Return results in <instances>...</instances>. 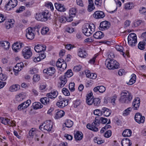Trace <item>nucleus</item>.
I'll return each mask as SVG.
<instances>
[{"instance_id":"obj_26","label":"nucleus","mask_w":146,"mask_h":146,"mask_svg":"<svg viewBox=\"0 0 146 146\" xmlns=\"http://www.w3.org/2000/svg\"><path fill=\"white\" fill-rule=\"evenodd\" d=\"M58 95V92L56 91L53 90L50 93L46 94V96L51 99L55 98Z\"/></svg>"},{"instance_id":"obj_62","label":"nucleus","mask_w":146,"mask_h":146,"mask_svg":"<svg viewBox=\"0 0 146 146\" xmlns=\"http://www.w3.org/2000/svg\"><path fill=\"white\" fill-rule=\"evenodd\" d=\"M139 12L142 14H145L146 13V8L144 7L141 8L139 9Z\"/></svg>"},{"instance_id":"obj_14","label":"nucleus","mask_w":146,"mask_h":146,"mask_svg":"<svg viewBox=\"0 0 146 146\" xmlns=\"http://www.w3.org/2000/svg\"><path fill=\"white\" fill-rule=\"evenodd\" d=\"M110 23L107 21H104L101 22L99 27L100 29L104 31L108 29L110 27Z\"/></svg>"},{"instance_id":"obj_21","label":"nucleus","mask_w":146,"mask_h":146,"mask_svg":"<svg viewBox=\"0 0 146 146\" xmlns=\"http://www.w3.org/2000/svg\"><path fill=\"white\" fill-rule=\"evenodd\" d=\"M121 143L122 146H131L132 144L131 141L128 138H123Z\"/></svg>"},{"instance_id":"obj_28","label":"nucleus","mask_w":146,"mask_h":146,"mask_svg":"<svg viewBox=\"0 0 146 146\" xmlns=\"http://www.w3.org/2000/svg\"><path fill=\"white\" fill-rule=\"evenodd\" d=\"M49 98L48 97L42 98L40 99V101L42 104L45 105H48L50 103Z\"/></svg>"},{"instance_id":"obj_15","label":"nucleus","mask_w":146,"mask_h":146,"mask_svg":"<svg viewBox=\"0 0 146 146\" xmlns=\"http://www.w3.org/2000/svg\"><path fill=\"white\" fill-rule=\"evenodd\" d=\"M140 104V99L139 98H135L132 103V109L137 110L139 108Z\"/></svg>"},{"instance_id":"obj_45","label":"nucleus","mask_w":146,"mask_h":146,"mask_svg":"<svg viewBox=\"0 0 146 146\" xmlns=\"http://www.w3.org/2000/svg\"><path fill=\"white\" fill-rule=\"evenodd\" d=\"M68 17H67V18L63 16H61L59 17V21L61 23H65L66 21L68 22Z\"/></svg>"},{"instance_id":"obj_37","label":"nucleus","mask_w":146,"mask_h":146,"mask_svg":"<svg viewBox=\"0 0 146 146\" xmlns=\"http://www.w3.org/2000/svg\"><path fill=\"white\" fill-rule=\"evenodd\" d=\"M65 113V112L63 111L60 110L56 112L55 117L57 119L61 118L64 116Z\"/></svg>"},{"instance_id":"obj_1","label":"nucleus","mask_w":146,"mask_h":146,"mask_svg":"<svg viewBox=\"0 0 146 146\" xmlns=\"http://www.w3.org/2000/svg\"><path fill=\"white\" fill-rule=\"evenodd\" d=\"M108 119L103 117H100L97 116L96 117L92 125L88 123L87 125V127L88 129L94 131H97L98 130L97 127L99 125L100 123L102 124H105L108 121Z\"/></svg>"},{"instance_id":"obj_3","label":"nucleus","mask_w":146,"mask_h":146,"mask_svg":"<svg viewBox=\"0 0 146 146\" xmlns=\"http://www.w3.org/2000/svg\"><path fill=\"white\" fill-rule=\"evenodd\" d=\"M95 26L93 24L86 23L83 27V33L87 36H90L94 31Z\"/></svg>"},{"instance_id":"obj_10","label":"nucleus","mask_w":146,"mask_h":146,"mask_svg":"<svg viewBox=\"0 0 146 146\" xmlns=\"http://www.w3.org/2000/svg\"><path fill=\"white\" fill-rule=\"evenodd\" d=\"M34 29L29 27L26 29V36L28 39L32 40L34 38L35 33L33 31Z\"/></svg>"},{"instance_id":"obj_23","label":"nucleus","mask_w":146,"mask_h":146,"mask_svg":"<svg viewBox=\"0 0 146 146\" xmlns=\"http://www.w3.org/2000/svg\"><path fill=\"white\" fill-rule=\"evenodd\" d=\"M14 21L13 19H9L7 20L5 23V26L6 28L9 29L10 28H12L13 26Z\"/></svg>"},{"instance_id":"obj_11","label":"nucleus","mask_w":146,"mask_h":146,"mask_svg":"<svg viewBox=\"0 0 146 146\" xmlns=\"http://www.w3.org/2000/svg\"><path fill=\"white\" fill-rule=\"evenodd\" d=\"M135 121L139 124L143 123L145 120L144 116L139 112L136 113L135 116Z\"/></svg>"},{"instance_id":"obj_13","label":"nucleus","mask_w":146,"mask_h":146,"mask_svg":"<svg viewBox=\"0 0 146 146\" xmlns=\"http://www.w3.org/2000/svg\"><path fill=\"white\" fill-rule=\"evenodd\" d=\"M76 13V9L72 8L69 10L68 19H67L68 22H70L73 21V17L75 16Z\"/></svg>"},{"instance_id":"obj_19","label":"nucleus","mask_w":146,"mask_h":146,"mask_svg":"<svg viewBox=\"0 0 146 146\" xmlns=\"http://www.w3.org/2000/svg\"><path fill=\"white\" fill-rule=\"evenodd\" d=\"M43 72L47 74L50 76H52L55 72V69L54 67H49L46 69H44L43 71Z\"/></svg>"},{"instance_id":"obj_39","label":"nucleus","mask_w":146,"mask_h":146,"mask_svg":"<svg viewBox=\"0 0 146 146\" xmlns=\"http://www.w3.org/2000/svg\"><path fill=\"white\" fill-rule=\"evenodd\" d=\"M33 108L36 110L41 108L43 107V106L39 102H35L33 104Z\"/></svg>"},{"instance_id":"obj_63","label":"nucleus","mask_w":146,"mask_h":146,"mask_svg":"<svg viewBox=\"0 0 146 146\" xmlns=\"http://www.w3.org/2000/svg\"><path fill=\"white\" fill-rule=\"evenodd\" d=\"M74 106L75 108H77L80 104V102L79 100H76L74 101Z\"/></svg>"},{"instance_id":"obj_4","label":"nucleus","mask_w":146,"mask_h":146,"mask_svg":"<svg viewBox=\"0 0 146 146\" xmlns=\"http://www.w3.org/2000/svg\"><path fill=\"white\" fill-rule=\"evenodd\" d=\"M105 64L106 67L110 70H114L119 68V64L117 61L110 58L107 59Z\"/></svg>"},{"instance_id":"obj_57","label":"nucleus","mask_w":146,"mask_h":146,"mask_svg":"<svg viewBox=\"0 0 146 146\" xmlns=\"http://www.w3.org/2000/svg\"><path fill=\"white\" fill-rule=\"evenodd\" d=\"M98 89L99 92L101 93H103L106 90L105 87L103 86H98Z\"/></svg>"},{"instance_id":"obj_29","label":"nucleus","mask_w":146,"mask_h":146,"mask_svg":"<svg viewBox=\"0 0 146 146\" xmlns=\"http://www.w3.org/2000/svg\"><path fill=\"white\" fill-rule=\"evenodd\" d=\"M1 46L4 48L5 49L7 50L10 47L9 43L6 41H3L1 42Z\"/></svg>"},{"instance_id":"obj_42","label":"nucleus","mask_w":146,"mask_h":146,"mask_svg":"<svg viewBox=\"0 0 146 146\" xmlns=\"http://www.w3.org/2000/svg\"><path fill=\"white\" fill-rule=\"evenodd\" d=\"M115 0H104V5L108 6L112 5L114 3Z\"/></svg>"},{"instance_id":"obj_49","label":"nucleus","mask_w":146,"mask_h":146,"mask_svg":"<svg viewBox=\"0 0 146 146\" xmlns=\"http://www.w3.org/2000/svg\"><path fill=\"white\" fill-rule=\"evenodd\" d=\"M132 110L131 108H129L125 110L123 112V116H126L129 113V112Z\"/></svg>"},{"instance_id":"obj_24","label":"nucleus","mask_w":146,"mask_h":146,"mask_svg":"<svg viewBox=\"0 0 146 146\" xmlns=\"http://www.w3.org/2000/svg\"><path fill=\"white\" fill-rule=\"evenodd\" d=\"M55 6L57 10L61 12H64L66 9L64 6L61 4L56 3H55Z\"/></svg>"},{"instance_id":"obj_22","label":"nucleus","mask_w":146,"mask_h":146,"mask_svg":"<svg viewBox=\"0 0 146 146\" xmlns=\"http://www.w3.org/2000/svg\"><path fill=\"white\" fill-rule=\"evenodd\" d=\"M68 101L69 100H67L58 101L56 103V105L59 107L63 108L68 105Z\"/></svg>"},{"instance_id":"obj_2","label":"nucleus","mask_w":146,"mask_h":146,"mask_svg":"<svg viewBox=\"0 0 146 146\" xmlns=\"http://www.w3.org/2000/svg\"><path fill=\"white\" fill-rule=\"evenodd\" d=\"M120 97L119 100L120 102L122 103H129L133 98L131 93L127 90H123L120 94Z\"/></svg>"},{"instance_id":"obj_55","label":"nucleus","mask_w":146,"mask_h":146,"mask_svg":"<svg viewBox=\"0 0 146 146\" xmlns=\"http://www.w3.org/2000/svg\"><path fill=\"white\" fill-rule=\"evenodd\" d=\"M145 44L143 43V42H139L138 45V48L141 50H143L145 48Z\"/></svg>"},{"instance_id":"obj_59","label":"nucleus","mask_w":146,"mask_h":146,"mask_svg":"<svg viewBox=\"0 0 146 146\" xmlns=\"http://www.w3.org/2000/svg\"><path fill=\"white\" fill-rule=\"evenodd\" d=\"M111 135V130H108L106 131L104 134L105 137L106 138H109Z\"/></svg>"},{"instance_id":"obj_25","label":"nucleus","mask_w":146,"mask_h":146,"mask_svg":"<svg viewBox=\"0 0 146 146\" xmlns=\"http://www.w3.org/2000/svg\"><path fill=\"white\" fill-rule=\"evenodd\" d=\"M17 4V0H10L5 6L6 8H8V6H11V7L13 8L16 7Z\"/></svg>"},{"instance_id":"obj_61","label":"nucleus","mask_w":146,"mask_h":146,"mask_svg":"<svg viewBox=\"0 0 146 146\" xmlns=\"http://www.w3.org/2000/svg\"><path fill=\"white\" fill-rule=\"evenodd\" d=\"M102 0H95V4L98 7L101 6L102 4Z\"/></svg>"},{"instance_id":"obj_35","label":"nucleus","mask_w":146,"mask_h":146,"mask_svg":"<svg viewBox=\"0 0 146 146\" xmlns=\"http://www.w3.org/2000/svg\"><path fill=\"white\" fill-rule=\"evenodd\" d=\"M74 137L76 140H80L83 138V134L82 133L77 131L74 135Z\"/></svg>"},{"instance_id":"obj_46","label":"nucleus","mask_w":146,"mask_h":146,"mask_svg":"<svg viewBox=\"0 0 146 146\" xmlns=\"http://www.w3.org/2000/svg\"><path fill=\"white\" fill-rule=\"evenodd\" d=\"M73 75V73L72 72V70L71 69H69L65 73V76L66 77L68 78L70 77Z\"/></svg>"},{"instance_id":"obj_33","label":"nucleus","mask_w":146,"mask_h":146,"mask_svg":"<svg viewBox=\"0 0 146 146\" xmlns=\"http://www.w3.org/2000/svg\"><path fill=\"white\" fill-rule=\"evenodd\" d=\"M102 114L104 113L105 116L108 117L110 115L111 111L108 108L104 107L102 108Z\"/></svg>"},{"instance_id":"obj_27","label":"nucleus","mask_w":146,"mask_h":146,"mask_svg":"<svg viewBox=\"0 0 146 146\" xmlns=\"http://www.w3.org/2000/svg\"><path fill=\"white\" fill-rule=\"evenodd\" d=\"M103 33L101 31L96 32L93 35L94 37L96 39H100L104 36Z\"/></svg>"},{"instance_id":"obj_43","label":"nucleus","mask_w":146,"mask_h":146,"mask_svg":"<svg viewBox=\"0 0 146 146\" xmlns=\"http://www.w3.org/2000/svg\"><path fill=\"white\" fill-rule=\"evenodd\" d=\"M115 48L117 51L120 52L121 54L124 56L125 53L123 51V46L118 45H116L115 47Z\"/></svg>"},{"instance_id":"obj_31","label":"nucleus","mask_w":146,"mask_h":146,"mask_svg":"<svg viewBox=\"0 0 146 146\" xmlns=\"http://www.w3.org/2000/svg\"><path fill=\"white\" fill-rule=\"evenodd\" d=\"M134 7V5L132 3H128L125 4L124 8L127 10H130Z\"/></svg>"},{"instance_id":"obj_53","label":"nucleus","mask_w":146,"mask_h":146,"mask_svg":"<svg viewBox=\"0 0 146 146\" xmlns=\"http://www.w3.org/2000/svg\"><path fill=\"white\" fill-rule=\"evenodd\" d=\"M93 98H86V102L87 104L89 105H91L93 104Z\"/></svg>"},{"instance_id":"obj_7","label":"nucleus","mask_w":146,"mask_h":146,"mask_svg":"<svg viewBox=\"0 0 146 146\" xmlns=\"http://www.w3.org/2000/svg\"><path fill=\"white\" fill-rule=\"evenodd\" d=\"M53 123L50 121H47L41 125L39 127L40 129L42 131V126H44L43 129L47 131H50L51 130L52 127Z\"/></svg>"},{"instance_id":"obj_8","label":"nucleus","mask_w":146,"mask_h":146,"mask_svg":"<svg viewBox=\"0 0 146 146\" xmlns=\"http://www.w3.org/2000/svg\"><path fill=\"white\" fill-rule=\"evenodd\" d=\"M56 65L57 67L60 68V70L61 71H63L67 67V64L66 62L62 58L58 59L56 62Z\"/></svg>"},{"instance_id":"obj_41","label":"nucleus","mask_w":146,"mask_h":146,"mask_svg":"<svg viewBox=\"0 0 146 146\" xmlns=\"http://www.w3.org/2000/svg\"><path fill=\"white\" fill-rule=\"evenodd\" d=\"M23 66V62H21L20 63H18L15 66L14 69H17V70L20 71L22 68Z\"/></svg>"},{"instance_id":"obj_20","label":"nucleus","mask_w":146,"mask_h":146,"mask_svg":"<svg viewBox=\"0 0 146 146\" xmlns=\"http://www.w3.org/2000/svg\"><path fill=\"white\" fill-rule=\"evenodd\" d=\"M35 51L37 52H42L46 50V46L45 45H38L35 46Z\"/></svg>"},{"instance_id":"obj_47","label":"nucleus","mask_w":146,"mask_h":146,"mask_svg":"<svg viewBox=\"0 0 146 146\" xmlns=\"http://www.w3.org/2000/svg\"><path fill=\"white\" fill-rule=\"evenodd\" d=\"M24 95L22 93H20L17 95L16 96V98L17 100L18 101H22L24 98Z\"/></svg>"},{"instance_id":"obj_9","label":"nucleus","mask_w":146,"mask_h":146,"mask_svg":"<svg viewBox=\"0 0 146 146\" xmlns=\"http://www.w3.org/2000/svg\"><path fill=\"white\" fill-rule=\"evenodd\" d=\"M22 54L25 59L29 58L32 55V52L31 50V49L28 47H25L22 50Z\"/></svg>"},{"instance_id":"obj_30","label":"nucleus","mask_w":146,"mask_h":146,"mask_svg":"<svg viewBox=\"0 0 146 146\" xmlns=\"http://www.w3.org/2000/svg\"><path fill=\"white\" fill-rule=\"evenodd\" d=\"M20 87L18 84L13 85L10 87L9 90L11 92L16 91L20 88Z\"/></svg>"},{"instance_id":"obj_60","label":"nucleus","mask_w":146,"mask_h":146,"mask_svg":"<svg viewBox=\"0 0 146 146\" xmlns=\"http://www.w3.org/2000/svg\"><path fill=\"white\" fill-rule=\"evenodd\" d=\"M94 141L95 143H97L98 144H101L103 143V141L102 140H101L99 138L96 137L94 138Z\"/></svg>"},{"instance_id":"obj_51","label":"nucleus","mask_w":146,"mask_h":146,"mask_svg":"<svg viewBox=\"0 0 146 146\" xmlns=\"http://www.w3.org/2000/svg\"><path fill=\"white\" fill-rule=\"evenodd\" d=\"M49 29L47 27H43L41 31V33L42 35H45L49 31Z\"/></svg>"},{"instance_id":"obj_54","label":"nucleus","mask_w":146,"mask_h":146,"mask_svg":"<svg viewBox=\"0 0 146 146\" xmlns=\"http://www.w3.org/2000/svg\"><path fill=\"white\" fill-rule=\"evenodd\" d=\"M75 84L74 83H70L69 84V90L72 92L74 91Z\"/></svg>"},{"instance_id":"obj_12","label":"nucleus","mask_w":146,"mask_h":146,"mask_svg":"<svg viewBox=\"0 0 146 146\" xmlns=\"http://www.w3.org/2000/svg\"><path fill=\"white\" fill-rule=\"evenodd\" d=\"M31 102V101L30 100H27V101L22 103L18 106L17 108L18 110H21L27 108L29 106Z\"/></svg>"},{"instance_id":"obj_6","label":"nucleus","mask_w":146,"mask_h":146,"mask_svg":"<svg viewBox=\"0 0 146 146\" xmlns=\"http://www.w3.org/2000/svg\"><path fill=\"white\" fill-rule=\"evenodd\" d=\"M128 41L129 44L131 46L135 45L137 42V38L136 34L134 33H131L128 35Z\"/></svg>"},{"instance_id":"obj_52","label":"nucleus","mask_w":146,"mask_h":146,"mask_svg":"<svg viewBox=\"0 0 146 146\" xmlns=\"http://www.w3.org/2000/svg\"><path fill=\"white\" fill-rule=\"evenodd\" d=\"M62 92L63 94L65 96H68L70 94L68 90L66 88H64L62 89Z\"/></svg>"},{"instance_id":"obj_64","label":"nucleus","mask_w":146,"mask_h":146,"mask_svg":"<svg viewBox=\"0 0 146 146\" xmlns=\"http://www.w3.org/2000/svg\"><path fill=\"white\" fill-rule=\"evenodd\" d=\"M95 8L94 5H88V11L91 12Z\"/></svg>"},{"instance_id":"obj_48","label":"nucleus","mask_w":146,"mask_h":146,"mask_svg":"<svg viewBox=\"0 0 146 146\" xmlns=\"http://www.w3.org/2000/svg\"><path fill=\"white\" fill-rule=\"evenodd\" d=\"M94 113L96 115L101 116L102 114V110H101L99 109L95 110L94 111Z\"/></svg>"},{"instance_id":"obj_34","label":"nucleus","mask_w":146,"mask_h":146,"mask_svg":"<svg viewBox=\"0 0 146 146\" xmlns=\"http://www.w3.org/2000/svg\"><path fill=\"white\" fill-rule=\"evenodd\" d=\"M1 122L4 125H11L9 119L7 118L0 117Z\"/></svg>"},{"instance_id":"obj_56","label":"nucleus","mask_w":146,"mask_h":146,"mask_svg":"<svg viewBox=\"0 0 146 146\" xmlns=\"http://www.w3.org/2000/svg\"><path fill=\"white\" fill-rule=\"evenodd\" d=\"M60 81L61 82H63L64 83H66L67 82V80L66 77L65 76H62L60 77Z\"/></svg>"},{"instance_id":"obj_17","label":"nucleus","mask_w":146,"mask_h":146,"mask_svg":"<svg viewBox=\"0 0 146 146\" xmlns=\"http://www.w3.org/2000/svg\"><path fill=\"white\" fill-rule=\"evenodd\" d=\"M105 16L104 13L101 11H95L93 14V16L96 19H101L104 18Z\"/></svg>"},{"instance_id":"obj_5","label":"nucleus","mask_w":146,"mask_h":146,"mask_svg":"<svg viewBox=\"0 0 146 146\" xmlns=\"http://www.w3.org/2000/svg\"><path fill=\"white\" fill-rule=\"evenodd\" d=\"M50 14L48 10H45L41 13V14H36V19L39 21H46L49 18Z\"/></svg>"},{"instance_id":"obj_38","label":"nucleus","mask_w":146,"mask_h":146,"mask_svg":"<svg viewBox=\"0 0 146 146\" xmlns=\"http://www.w3.org/2000/svg\"><path fill=\"white\" fill-rule=\"evenodd\" d=\"M86 52L85 51H83L81 49L80 50L78 53V55L81 58L86 57Z\"/></svg>"},{"instance_id":"obj_58","label":"nucleus","mask_w":146,"mask_h":146,"mask_svg":"<svg viewBox=\"0 0 146 146\" xmlns=\"http://www.w3.org/2000/svg\"><path fill=\"white\" fill-rule=\"evenodd\" d=\"M34 2L33 0H31L29 2H26V6L28 7H32L33 4Z\"/></svg>"},{"instance_id":"obj_40","label":"nucleus","mask_w":146,"mask_h":146,"mask_svg":"<svg viewBox=\"0 0 146 146\" xmlns=\"http://www.w3.org/2000/svg\"><path fill=\"white\" fill-rule=\"evenodd\" d=\"M64 124L66 127L69 128L72 126L73 124V122L70 120L67 119L64 123Z\"/></svg>"},{"instance_id":"obj_50","label":"nucleus","mask_w":146,"mask_h":146,"mask_svg":"<svg viewBox=\"0 0 146 146\" xmlns=\"http://www.w3.org/2000/svg\"><path fill=\"white\" fill-rule=\"evenodd\" d=\"M40 76L39 75L35 74L33 76V80L34 82H37L40 80Z\"/></svg>"},{"instance_id":"obj_44","label":"nucleus","mask_w":146,"mask_h":146,"mask_svg":"<svg viewBox=\"0 0 146 146\" xmlns=\"http://www.w3.org/2000/svg\"><path fill=\"white\" fill-rule=\"evenodd\" d=\"M93 104L94 106H98L99 105L101 101L99 98H95L93 99Z\"/></svg>"},{"instance_id":"obj_32","label":"nucleus","mask_w":146,"mask_h":146,"mask_svg":"<svg viewBox=\"0 0 146 146\" xmlns=\"http://www.w3.org/2000/svg\"><path fill=\"white\" fill-rule=\"evenodd\" d=\"M132 133V131L129 129H127L125 130L122 133V135L123 136L130 137Z\"/></svg>"},{"instance_id":"obj_36","label":"nucleus","mask_w":146,"mask_h":146,"mask_svg":"<svg viewBox=\"0 0 146 146\" xmlns=\"http://www.w3.org/2000/svg\"><path fill=\"white\" fill-rule=\"evenodd\" d=\"M132 77L129 80V82L127 83L129 85H131L133 84L135 82L136 80V76L134 74L132 75Z\"/></svg>"},{"instance_id":"obj_16","label":"nucleus","mask_w":146,"mask_h":146,"mask_svg":"<svg viewBox=\"0 0 146 146\" xmlns=\"http://www.w3.org/2000/svg\"><path fill=\"white\" fill-rule=\"evenodd\" d=\"M38 132V130L36 128H32L29 131L28 138L31 139H33L34 135H35V136L36 137L37 136V134Z\"/></svg>"},{"instance_id":"obj_18","label":"nucleus","mask_w":146,"mask_h":146,"mask_svg":"<svg viewBox=\"0 0 146 146\" xmlns=\"http://www.w3.org/2000/svg\"><path fill=\"white\" fill-rule=\"evenodd\" d=\"M23 46V44L22 43L17 42L12 45V48L14 51L17 52Z\"/></svg>"}]
</instances>
